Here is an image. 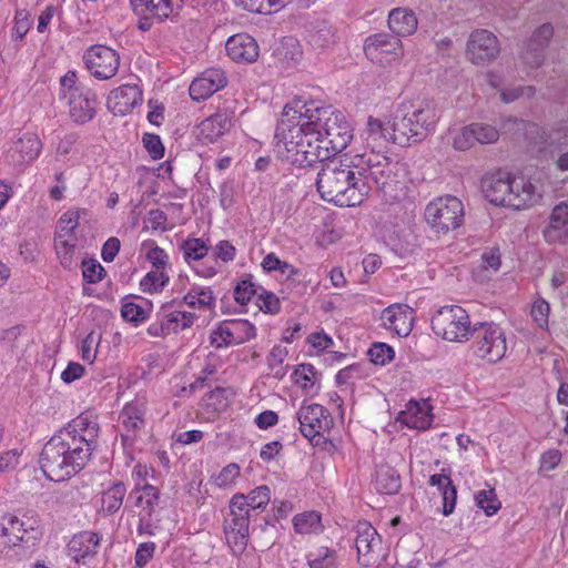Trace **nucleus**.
<instances>
[{
	"instance_id": "412c9836",
	"label": "nucleus",
	"mask_w": 568,
	"mask_h": 568,
	"mask_svg": "<svg viewBox=\"0 0 568 568\" xmlns=\"http://www.w3.org/2000/svg\"><path fill=\"white\" fill-rule=\"evenodd\" d=\"M499 51V42L496 36L487 30H476L468 39L467 57L474 64H485L493 61Z\"/></svg>"
},
{
	"instance_id": "5701e85b",
	"label": "nucleus",
	"mask_w": 568,
	"mask_h": 568,
	"mask_svg": "<svg viewBox=\"0 0 568 568\" xmlns=\"http://www.w3.org/2000/svg\"><path fill=\"white\" fill-rule=\"evenodd\" d=\"M381 321L383 327L387 331L400 337H406L413 329L415 311L406 304H392L382 312Z\"/></svg>"
},
{
	"instance_id": "774afa93",
	"label": "nucleus",
	"mask_w": 568,
	"mask_h": 568,
	"mask_svg": "<svg viewBox=\"0 0 568 568\" xmlns=\"http://www.w3.org/2000/svg\"><path fill=\"white\" fill-rule=\"evenodd\" d=\"M77 135L75 134H67L64 135L58 143L55 149V159L57 160H63L68 155H70L75 146L77 143Z\"/></svg>"
},
{
	"instance_id": "7c9ffc66",
	"label": "nucleus",
	"mask_w": 568,
	"mask_h": 568,
	"mask_svg": "<svg viewBox=\"0 0 568 568\" xmlns=\"http://www.w3.org/2000/svg\"><path fill=\"white\" fill-rule=\"evenodd\" d=\"M235 395L232 387H216L204 395L201 407L207 418H215L229 408Z\"/></svg>"
},
{
	"instance_id": "a211bd4d",
	"label": "nucleus",
	"mask_w": 568,
	"mask_h": 568,
	"mask_svg": "<svg viewBox=\"0 0 568 568\" xmlns=\"http://www.w3.org/2000/svg\"><path fill=\"white\" fill-rule=\"evenodd\" d=\"M234 111L217 109L199 122L192 131L195 140L202 145L217 143L233 128Z\"/></svg>"
},
{
	"instance_id": "c85d7f7f",
	"label": "nucleus",
	"mask_w": 568,
	"mask_h": 568,
	"mask_svg": "<svg viewBox=\"0 0 568 568\" xmlns=\"http://www.w3.org/2000/svg\"><path fill=\"white\" fill-rule=\"evenodd\" d=\"M410 112L416 131L419 132V139L423 141L435 130L439 121L438 110L430 101H419L418 103L412 102Z\"/></svg>"
},
{
	"instance_id": "39448f33",
	"label": "nucleus",
	"mask_w": 568,
	"mask_h": 568,
	"mask_svg": "<svg viewBox=\"0 0 568 568\" xmlns=\"http://www.w3.org/2000/svg\"><path fill=\"white\" fill-rule=\"evenodd\" d=\"M312 104V112L321 133L322 145L326 146L328 160L342 152L353 139V129L345 114L332 105Z\"/></svg>"
},
{
	"instance_id": "7ed1b4c3",
	"label": "nucleus",
	"mask_w": 568,
	"mask_h": 568,
	"mask_svg": "<svg viewBox=\"0 0 568 568\" xmlns=\"http://www.w3.org/2000/svg\"><path fill=\"white\" fill-rule=\"evenodd\" d=\"M321 136L312 104L295 103L284 108V118L276 130L278 153L284 161L300 168L327 161V148L322 145Z\"/></svg>"
},
{
	"instance_id": "37998d69",
	"label": "nucleus",
	"mask_w": 568,
	"mask_h": 568,
	"mask_svg": "<svg viewBox=\"0 0 568 568\" xmlns=\"http://www.w3.org/2000/svg\"><path fill=\"white\" fill-rule=\"evenodd\" d=\"M468 126L473 131L475 145L495 143L499 139V130L489 123L471 122Z\"/></svg>"
},
{
	"instance_id": "bb28decb",
	"label": "nucleus",
	"mask_w": 568,
	"mask_h": 568,
	"mask_svg": "<svg viewBox=\"0 0 568 568\" xmlns=\"http://www.w3.org/2000/svg\"><path fill=\"white\" fill-rule=\"evenodd\" d=\"M142 102V90L136 84H123L112 90L106 106L115 115H125Z\"/></svg>"
},
{
	"instance_id": "f704fd0d",
	"label": "nucleus",
	"mask_w": 568,
	"mask_h": 568,
	"mask_svg": "<svg viewBox=\"0 0 568 568\" xmlns=\"http://www.w3.org/2000/svg\"><path fill=\"white\" fill-rule=\"evenodd\" d=\"M389 29L397 36H410L417 29V18L413 10L395 8L388 14Z\"/></svg>"
},
{
	"instance_id": "dca6fc26",
	"label": "nucleus",
	"mask_w": 568,
	"mask_h": 568,
	"mask_svg": "<svg viewBox=\"0 0 568 568\" xmlns=\"http://www.w3.org/2000/svg\"><path fill=\"white\" fill-rule=\"evenodd\" d=\"M256 337V327L244 318L225 320L211 332L210 343L215 348L239 345Z\"/></svg>"
},
{
	"instance_id": "4c0bfd02",
	"label": "nucleus",
	"mask_w": 568,
	"mask_h": 568,
	"mask_svg": "<svg viewBox=\"0 0 568 568\" xmlns=\"http://www.w3.org/2000/svg\"><path fill=\"white\" fill-rule=\"evenodd\" d=\"M126 487L123 483H114L101 495V510L106 515L115 514L123 505Z\"/></svg>"
},
{
	"instance_id": "a878e982",
	"label": "nucleus",
	"mask_w": 568,
	"mask_h": 568,
	"mask_svg": "<svg viewBox=\"0 0 568 568\" xmlns=\"http://www.w3.org/2000/svg\"><path fill=\"white\" fill-rule=\"evenodd\" d=\"M225 50L227 57L235 63H253L260 55L256 40L244 32L231 36L225 43Z\"/></svg>"
},
{
	"instance_id": "2eb2a0df",
	"label": "nucleus",
	"mask_w": 568,
	"mask_h": 568,
	"mask_svg": "<svg viewBox=\"0 0 568 568\" xmlns=\"http://www.w3.org/2000/svg\"><path fill=\"white\" fill-rule=\"evenodd\" d=\"M216 297L210 287L193 286L180 302V328L191 327L195 320L211 313Z\"/></svg>"
},
{
	"instance_id": "58836bf2",
	"label": "nucleus",
	"mask_w": 568,
	"mask_h": 568,
	"mask_svg": "<svg viewBox=\"0 0 568 568\" xmlns=\"http://www.w3.org/2000/svg\"><path fill=\"white\" fill-rule=\"evenodd\" d=\"M306 560L310 568H336L338 564L336 550L326 546L311 549L306 555Z\"/></svg>"
},
{
	"instance_id": "f257e3e1",
	"label": "nucleus",
	"mask_w": 568,
	"mask_h": 568,
	"mask_svg": "<svg viewBox=\"0 0 568 568\" xmlns=\"http://www.w3.org/2000/svg\"><path fill=\"white\" fill-rule=\"evenodd\" d=\"M402 164L385 151L365 150L354 155L332 159L317 173L316 187L322 200L342 207L361 205L372 190V182L393 200L403 191Z\"/></svg>"
},
{
	"instance_id": "0e129e2a",
	"label": "nucleus",
	"mask_w": 568,
	"mask_h": 568,
	"mask_svg": "<svg viewBox=\"0 0 568 568\" xmlns=\"http://www.w3.org/2000/svg\"><path fill=\"white\" fill-rule=\"evenodd\" d=\"M143 145L153 160H159L164 155V146L156 134L145 133L142 138Z\"/></svg>"
},
{
	"instance_id": "8fccbe9b",
	"label": "nucleus",
	"mask_w": 568,
	"mask_h": 568,
	"mask_svg": "<svg viewBox=\"0 0 568 568\" xmlns=\"http://www.w3.org/2000/svg\"><path fill=\"white\" fill-rule=\"evenodd\" d=\"M376 489L386 495H393L400 488V478L395 471H381L376 476Z\"/></svg>"
},
{
	"instance_id": "49530a36",
	"label": "nucleus",
	"mask_w": 568,
	"mask_h": 568,
	"mask_svg": "<svg viewBox=\"0 0 568 568\" xmlns=\"http://www.w3.org/2000/svg\"><path fill=\"white\" fill-rule=\"evenodd\" d=\"M150 311V306L144 307L132 301L124 300L121 307V316L124 321L139 325L149 318Z\"/></svg>"
},
{
	"instance_id": "72a5a7b5",
	"label": "nucleus",
	"mask_w": 568,
	"mask_h": 568,
	"mask_svg": "<svg viewBox=\"0 0 568 568\" xmlns=\"http://www.w3.org/2000/svg\"><path fill=\"white\" fill-rule=\"evenodd\" d=\"M430 486L437 487L443 497V514L449 516L454 513L457 500V489L449 475L434 474L428 480Z\"/></svg>"
},
{
	"instance_id": "4be33fe9",
	"label": "nucleus",
	"mask_w": 568,
	"mask_h": 568,
	"mask_svg": "<svg viewBox=\"0 0 568 568\" xmlns=\"http://www.w3.org/2000/svg\"><path fill=\"white\" fill-rule=\"evenodd\" d=\"M227 77L222 69L211 68L196 77L189 87V93L193 101L201 102L211 98L215 92L224 89Z\"/></svg>"
},
{
	"instance_id": "cd10ccee",
	"label": "nucleus",
	"mask_w": 568,
	"mask_h": 568,
	"mask_svg": "<svg viewBox=\"0 0 568 568\" xmlns=\"http://www.w3.org/2000/svg\"><path fill=\"white\" fill-rule=\"evenodd\" d=\"M322 377V373L311 363L296 365L291 374L293 385L307 397H315L320 394Z\"/></svg>"
},
{
	"instance_id": "bf43d9fd",
	"label": "nucleus",
	"mask_w": 568,
	"mask_h": 568,
	"mask_svg": "<svg viewBox=\"0 0 568 568\" xmlns=\"http://www.w3.org/2000/svg\"><path fill=\"white\" fill-rule=\"evenodd\" d=\"M63 234H58L55 237V251L61 260V264L68 266L72 263V254L74 251V237H71V242L65 239Z\"/></svg>"
},
{
	"instance_id": "c756f323",
	"label": "nucleus",
	"mask_w": 568,
	"mask_h": 568,
	"mask_svg": "<svg viewBox=\"0 0 568 568\" xmlns=\"http://www.w3.org/2000/svg\"><path fill=\"white\" fill-rule=\"evenodd\" d=\"M545 240L550 244L568 242V204L556 205L550 214L548 226L544 231Z\"/></svg>"
},
{
	"instance_id": "338daca9",
	"label": "nucleus",
	"mask_w": 568,
	"mask_h": 568,
	"mask_svg": "<svg viewBox=\"0 0 568 568\" xmlns=\"http://www.w3.org/2000/svg\"><path fill=\"white\" fill-rule=\"evenodd\" d=\"M148 120L153 125H161L164 120V105L161 101L156 99H150L148 101Z\"/></svg>"
},
{
	"instance_id": "5fc2aeb1",
	"label": "nucleus",
	"mask_w": 568,
	"mask_h": 568,
	"mask_svg": "<svg viewBox=\"0 0 568 568\" xmlns=\"http://www.w3.org/2000/svg\"><path fill=\"white\" fill-rule=\"evenodd\" d=\"M366 128L369 135L383 138L392 142V116L388 119L386 123L383 122L381 119L368 116Z\"/></svg>"
},
{
	"instance_id": "423d86ee",
	"label": "nucleus",
	"mask_w": 568,
	"mask_h": 568,
	"mask_svg": "<svg viewBox=\"0 0 568 568\" xmlns=\"http://www.w3.org/2000/svg\"><path fill=\"white\" fill-rule=\"evenodd\" d=\"M60 101L68 106L71 119L80 124L91 121L95 115L97 95L78 82L75 71H68L60 79Z\"/></svg>"
},
{
	"instance_id": "e2e57ef3",
	"label": "nucleus",
	"mask_w": 568,
	"mask_h": 568,
	"mask_svg": "<svg viewBox=\"0 0 568 568\" xmlns=\"http://www.w3.org/2000/svg\"><path fill=\"white\" fill-rule=\"evenodd\" d=\"M100 341V336L94 332H91L82 341L81 345V357L84 362L92 364L97 357V347Z\"/></svg>"
},
{
	"instance_id": "f3484780",
	"label": "nucleus",
	"mask_w": 568,
	"mask_h": 568,
	"mask_svg": "<svg viewBox=\"0 0 568 568\" xmlns=\"http://www.w3.org/2000/svg\"><path fill=\"white\" fill-rule=\"evenodd\" d=\"M302 435L308 439L324 436L334 425V418L326 407L320 404L302 403L296 412Z\"/></svg>"
},
{
	"instance_id": "a19ab883",
	"label": "nucleus",
	"mask_w": 568,
	"mask_h": 568,
	"mask_svg": "<svg viewBox=\"0 0 568 568\" xmlns=\"http://www.w3.org/2000/svg\"><path fill=\"white\" fill-rule=\"evenodd\" d=\"M293 525L298 534H317L323 530L322 517L314 510L294 516Z\"/></svg>"
},
{
	"instance_id": "aec40b11",
	"label": "nucleus",
	"mask_w": 568,
	"mask_h": 568,
	"mask_svg": "<svg viewBox=\"0 0 568 568\" xmlns=\"http://www.w3.org/2000/svg\"><path fill=\"white\" fill-rule=\"evenodd\" d=\"M410 109L412 101H403L392 115V142L400 146H408L422 141L419 132L416 131Z\"/></svg>"
},
{
	"instance_id": "a18cd8bd",
	"label": "nucleus",
	"mask_w": 568,
	"mask_h": 568,
	"mask_svg": "<svg viewBox=\"0 0 568 568\" xmlns=\"http://www.w3.org/2000/svg\"><path fill=\"white\" fill-rule=\"evenodd\" d=\"M475 501L486 516H493L501 508V503L494 488L478 490L475 495Z\"/></svg>"
},
{
	"instance_id": "4468645a",
	"label": "nucleus",
	"mask_w": 568,
	"mask_h": 568,
	"mask_svg": "<svg viewBox=\"0 0 568 568\" xmlns=\"http://www.w3.org/2000/svg\"><path fill=\"white\" fill-rule=\"evenodd\" d=\"M42 151V142L34 133L27 132L13 141L2 158V165L10 174H21Z\"/></svg>"
},
{
	"instance_id": "864d4df0",
	"label": "nucleus",
	"mask_w": 568,
	"mask_h": 568,
	"mask_svg": "<svg viewBox=\"0 0 568 568\" xmlns=\"http://www.w3.org/2000/svg\"><path fill=\"white\" fill-rule=\"evenodd\" d=\"M184 251V258L186 262L199 261L203 258L209 251V247L201 239L187 240L182 246Z\"/></svg>"
},
{
	"instance_id": "3c124183",
	"label": "nucleus",
	"mask_w": 568,
	"mask_h": 568,
	"mask_svg": "<svg viewBox=\"0 0 568 568\" xmlns=\"http://www.w3.org/2000/svg\"><path fill=\"white\" fill-rule=\"evenodd\" d=\"M395 352L386 343H374L368 349V356L375 365L384 366L394 358Z\"/></svg>"
},
{
	"instance_id": "6e6552de",
	"label": "nucleus",
	"mask_w": 568,
	"mask_h": 568,
	"mask_svg": "<svg viewBox=\"0 0 568 568\" xmlns=\"http://www.w3.org/2000/svg\"><path fill=\"white\" fill-rule=\"evenodd\" d=\"M434 334L450 343H466L473 335L475 325H471L468 312L459 305H445L432 317Z\"/></svg>"
},
{
	"instance_id": "1a4fd4ad",
	"label": "nucleus",
	"mask_w": 568,
	"mask_h": 568,
	"mask_svg": "<svg viewBox=\"0 0 568 568\" xmlns=\"http://www.w3.org/2000/svg\"><path fill=\"white\" fill-rule=\"evenodd\" d=\"M229 515L224 520V534L231 551L242 555L248 542L250 509L244 494L237 493L229 503Z\"/></svg>"
},
{
	"instance_id": "79ce46f5",
	"label": "nucleus",
	"mask_w": 568,
	"mask_h": 568,
	"mask_svg": "<svg viewBox=\"0 0 568 568\" xmlns=\"http://www.w3.org/2000/svg\"><path fill=\"white\" fill-rule=\"evenodd\" d=\"M308 356H321L327 349L334 346V341L331 335L326 334L323 329L311 333L305 338Z\"/></svg>"
},
{
	"instance_id": "0eeeda50",
	"label": "nucleus",
	"mask_w": 568,
	"mask_h": 568,
	"mask_svg": "<svg viewBox=\"0 0 568 568\" xmlns=\"http://www.w3.org/2000/svg\"><path fill=\"white\" fill-rule=\"evenodd\" d=\"M424 219L434 233L447 235L463 226L465 207L455 195L437 196L425 206Z\"/></svg>"
},
{
	"instance_id": "f03ea898",
	"label": "nucleus",
	"mask_w": 568,
	"mask_h": 568,
	"mask_svg": "<svg viewBox=\"0 0 568 568\" xmlns=\"http://www.w3.org/2000/svg\"><path fill=\"white\" fill-rule=\"evenodd\" d=\"M99 424L91 413H82L54 434L42 448L39 464L45 477L62 481L79 473L97 447Z\"/></svg>"
},
{
	"instance_id": "603ef678",
	"label": "nucleus",
	"mask_w": 568,
	"mask_h": 568,
	"mask_svg": "<svg viewBox=\"0 0 568 568\" xmlns=\"http://www.w3.org/2000/svg\"><path fill=\"white\" fill-rule=\"evenodd\" d=\"M241 474V468L236 463H231L223 467L214 477V484L220 488H227L235 484Z\"/></svg>"
},
{
	"instance_id": "20e7f679",
	"label": "nucleus",
	"mask_w": 568,
	"mask_h": 568,
	"mask_svg": "<svg viewBox=\"0 0 568 568\" xmlns=\"http://www.w3.org/2000/svg\"><path fill=\"white\" fill-rule=\"evenodd\" d=\"M484 194L494 205L525 210L536 205L541 192L525 176L491 175L484 181Z\"/></svg>"
},
{
	"instance_id": "9d476101",
	"label": "nucleus",
	"mask_w": 568,
	"mask_h": 568,
	"mask_svg": "<svg viewBox=\"0 0 568 568\" xmlns=\"http://www.w3.org/2000/svg\"><path fill=\"white\" fill-rule=\"evenodd\" d=\"M474 353L488 363L496 364L500 362L507 353V339L505 331L497 324L478 323L474 329Z\"/></svg>"
},
{
	"instance_id": "c9c22d12",
	"label": "nucleus",
	"mask_w": 568,
	"mask_h": 568,
	"mask_svg": "<svg viewBox=\"0 0 568 568\" xmlns=\"http://www.w3.org/2000/svg\"><path fill=\"white\" fill-rule=\"evenodd\" d=\"M178 310L174 301L165 303L159 313V321L149 326V333L153 336H166L176 333Z\"/></svg>"
},
{
	"instance_id": "052dcab7",
	"label": "nucleus",
	"mask_w": 568,
	"mask_h": 568,
	"mask_svg": "<svg viewBox=\"0 0 568 568\" xmlns=\"http://www.w3.org/2000/svg\"><path fill=\"white\" fill-rule=\"evenodd\" d=\"M257 295L256 285L251 280H242L234 288V298L241 305H246Z\"/></svg>"
},
{
	"instance_id": "2f4dec72",
	"label": "nucleus",
	"mask_w": 568,
	"mask_h": 568,
	"mask_svg": "<svg viewBox=\"0 0 568 568\" xmlns=\"http://www.w3.org/2000/svg\"><path fill=\"white\" fill-rule=\"evenodd\" d=\"M133 11L140 18L168 19L173 12L172 0H130Z\"/></svg>"
},
{
	"instance_id": "b1692460",
	"label": "nucleus",
	"mask_w": 568,
	"mask_h": 568,
	"mask_svg": "<svg viewBox=\"0 0 568 568\" xmlns=\"http://www.w3.org/2000/svg\"><path fill=\"white\" fill-rule=\"evenodd\" d=\"M397 419L410 429L427 430L434 422L433 406L427 399H410Z\"/></svg>"
},
{
	"instance_id": "c03bdc74",
	"label": "nucleus",
	"mask_w": 568,
	"mask_h": 568,
	"mask_svg": "<svg viewBox=\"0 0 568 568\" xmlns=\"http://www.w3.org/2000/svg\"><path fill=\"white\" fill-rule=\"evenodd\" d=\"M468 124L460 128H453L448 132L449 143L456 151H468L475 146L474 135Z\"/></svg>"
},
{
	"instance_id": "ea45409f",
	"label": "nucleus",
	"mask_w": 568,
	"mask_h": 568,
	"mask_svg": "<svg viewBox=\"0 0 568 568\" xmlns=\"http://www.w3.org/2000/svg\"><path fill=\"white\" fill-rule=\"evenodd\" d=\"M291 0H234L237 7L261 14H272L283 9Z\"/></svg>"
},
{
	"instance_id": "9b49d317",
	"label": "nucleus",
	"mask_w": 568,
	"mask_h": 568,
	"mask_svg": "<svg viewBox=\"0 0 568 568\" xmlns=\"http://www.w3.org/2000/svg\"><path fill=\"white\" fill-rule=\"evenodd\" d=\"M39 535L40 519L34 513L21 516L6 514L0 518V548L18 546L22 541L37 539Z\"/></svg>"
},
{
	"instance_id": "ddd939ff",
	"label": "nucleus",
	"mask_w": 568,
	"mask_h": 568,
	"mask_svg": "<svg viewBox=\"0 0 568 568\" xmlns=\"http://www.w3.org/2000/svg\"><path fill=\"white\" fill-rule=\"evenodd\" d=\"M363 50L365 57L379 67H389L399 63L404 55L402 40L387 32H378L368 36L364 40Z\"/></svg>"
},
{
	"instance_id": "393cba45",
	"label": "nucleus",
	"mask_w": 568,
	"mask_h": 568,
	"mask_svg": "<svg viewBox=\"0 0 568 568\" xmlns=\"http://www.w3.org/2000/svg\"><path fill=\"white\" fill-rule=\"evenodd\" d=\"M102 536L94 531H81L74 535L68 544V555L78 564H88L94 558L100 548Z\"/></svg>"
},
{
	"instance_id": "13d9d810",
	"label": "nucleus",
	"mask_w": 568,
	"mask_h": 568,
	"mask_svg": "<svg viewBox=\"0 0 568 568\" xmlns=\"http://www.w3.org/2000/svg\"><path fill=\"white\" fill-rule=\"evenodd\" d=\"M256 305L264 313L277 314L281 311L280 298L274 293L266 290H262L261 293L257 294Z\"/></svg>"
},
{
	"instance_id": "6ab92c4d",
	"label": "nucleus",
	"mask_w": 568,
	"mask_h": 568,
	"mask_svg": "<svg viewBox=\"0 0 568 568\" xmlns=\"http://www.w3.org/2000/svg\"><path fill=\"white\" fill-rule=\"evenodd\" d=\"M83 60L91 74L99 80L114 77L120 64V58L115 50L101 44L89 48Z\"/></svg>"
},
{
	"instance_id": "680f3d73",
	"label": "nucleus",
	"mask_w": 568,
	"mask_h": 568,
	"mask_svg": "<svg viewBox=\"0 0 568 568\" xmlns=\"http://www.w3.org/2000/svg\"><path fill=\"white\" fill-rule=\"evenodd\" d=\"M82 275L88 283H99L105 276L104 267L97 260L82 262Z\"/></svg>"
},
{
	"instance_id": "69168bd1",
	"label": "nucleus",
	"mask_w": 568,
	"mask_h": 568,
	"mask_svg": "<svg viewBox=\"0 0 568 568\" xmlns=\"http://www.w3.org/2000/svg\"><path fill=\"white\" fill-rule=\"evenodd\" d=\"M30 28V20L27 13L19 11L14 18V26L11 31V37L13 40H22L24 36L28 33Z\"/></svg>"
},
{
	"instance_id": "de8ad7c7",
	"label": "nucleus",
	"mask_w": 568,
	"mask_h": 568,
	"mask_svg": "<svg viewBox=\"0 0 568 568\" xmlns=\"http://www.w3.org/2000/svg\"><path fill=\"white\" fill-rule=\"evenodd\" d=\"M169 282L168 274L162 270H152L140 281V287L144 293L160 292Z\"/></svg>"
},
{
	"instance_id": "09e8293b",
	"label": "nucleus",
	"mask_w": 568,
	"mask_h": 568,
	"mask_svg": "<svg viewBox=\"0 0 568 568\" xmlns=\"http://www.w3.org/2000/svg\"><path fill=\"white\" fill-rule=\"evenodd\" d=\"M247 508L251 510H264L271 500V489L266 485L258 486L245 495Z\"/></svg>"
},
{
	"instance_id": "473e14b6",
	"label": "nucleus",
	"mask_w": 568,
	"mask_h": 568,
	"mask_svg": "<svg viewBox=\"0 0 568 568\" xmlns=\"http://www.w3.org/2000/svg\"><path fill=\"white\" fill-rule=\"evenodd\" d=\"M159 500V490L150 484L136 483L129 494L128 501L139 508V513L153 514Z\"/></svg>"
},
{
	"instance_id": "6e6d98bb",
	"label": "nucleus",
	"mask_w": 568,
	"mask_h": 568,
	"mask_svg": "<svg viewBox=\"0 0 568 568\" xmlns=\"http://www.w3.org/2000/svg\"><path fill=\"white\" fill-rule=\"evenodd\" d=\"M80 211L64 212L58 222V234L63 236L73 237V232L79 225Z\"/></svg>"
},
{
	"instance_id": "4d7b16f0",
	"label": "nucleus",
	"mask_w": 568,
	"mask_h": 568,
	"mask_svg": "<svg viewBox=\"0 0 568 568\" xmlns=\"http://www.w3.org/2000/svg\"><path fill=\"white\" fill-rule=\"evenodd\" d=\"M530 313L534 321L540 328H548L550 306L546 300L541 297L535 300Z\"/></svg>"
},
{
	"instance_id": "f8f14e48",
	"label": "nucleus",
	"mask_w": 568,
	"mask_h": 568,
	"mask_svg": "<svg viewBox=\"0 0 568 568\" xmlns=\"http://www.w3.org/2000/svg\"><path fill=\"white\" fill-rule=\"evenodd\" d=\"M355 546L357 561L363 567H379L388 556V549L383 545L376 528L366 520L355 526Z\"/></svg>"
},
{
	"instance_id": "e433bc0d",
	"label": "nucleus",
	"mask_w": 568,
	"mask_h": 568,
	"mask_svg": "<svg viewBox=\"0 0 568 568\" xmlns=\"http://www.w3.org/2000/svg\"><path fill=\"white\" fill-rule=\"evenodd\" d=\"M145 408L141 402L128 403L119 417L120 423L128 434H134L144 424Z\"/></svg>"
}]
</instances>
